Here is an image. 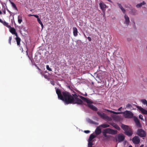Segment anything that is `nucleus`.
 <instances>
[{
  "label": "nucleus",
  "mask_w": 147,
  "mask_h": 147,
  "mask_svg": "<svg viewBox=\"0 0 147 147\" xmlns=\"http://www.w3.org/2000/svg\"><path fill=\"white\" fill-rule=\"evenodd\" d=\"M106 131L107 133L113 135H115L117 134V131L116 130H114L111 129L107 128L106 129Z\"/></svg>",
  "instance_id": "nucleus-7"
},
{
  "label": "nucleus",
  "mask_w": 147,
  "mask_h": 147,
  "mask_svg": "<svg viewBox=\"0 0 147 147\" xmlns=\"http://www.w3.org/2000/svg\"><path fill=\"white\" fill-rule=\"evenodd\" d=\"M130 13L132 15H135L137 14V10L134 8L131 9Z\"/></svg>",
  "instance_id": "nucleus-15"
},
{
  "label": "nucleus",
  "mask_w": 147,
  "mask_h": 147,
  "mask_svg": "<svg viewBox=\"0 0 147 147\" xmlns=\"http://www.w3.org/2000/svg\"><path fill=\"white\" fill-rule=\"evenodd\" d=\"M125 139V136L122 134H119L117 136V138H116V142L118 141L119 142H122Z\"/></svg>",
  "instance_id": "nucleus-6"
},
{
  "label": "nucleus",
  "mask_w": 147,
  "mask_h": 147,
  "mask_svg": "<svg viewBox=\"0 0 147 147\" xmlns=\"http://www.w3.org/2000/svg\"><path fill=\"white\" fill-rule=\"evenodd\" d=\"M8 28H9V31L12 34H13L16 32L15 29L14 28H12L10 26V27Z\"/></svg>",
  "instance_id": "nucleus-17"
},
{
  "label": "nucleus",
  "mask_w": 147,
  "mask_h": 147,
  "mask_svg": "<svg viewBox=\"0 0 147 147\" xmlns=\"http://www.w3.org/2000/svg\"><path fill=\"white\" fill-rule=\"evenodd\" d=\"M15 34V36H16V37H19L18 36V35L17 33L16 32H15L14 34Z\"/></svg>",
  "instance_id": "nucleus-40"
},
{
  "label": "nucleus",
  "mask_w": 147,
  "mask_h": 147,
  "mask_svg": "<svg viewBox=\"0 0 147 147\" xmlns=\"http://www.w3.org/2000/svg\"><path fill=\"white\" fill-rule=\"evenodd\" d=\"M132 142H133L136 144H138L140 141V139L139 137L137 136H135L132 138Z\"/></svg>",
  "instance_id": "nucleus-8"
},
{
  "label": "nucleus",
  "mask_w": 147,
  "mask_h": 147,
  "mask_svg": "<svg viewBox=\"0 0 147 147\" xmlns=\"http://www.w3.org/2000/svg\"><path fill=\"white\" fill-rule=\"evenodd\" d=\"M16 40L17 42V45L20 46V45L21 39L19 37H16Z\"/></svg>",
  "instance_id": "nucleus-21"
},
{
  "label": "nucleus",
  "mask_w": 147,
  "mask_h": 147,
  "mask_svg": "<svg viewBox=\"0 0 147 147\" xmlns=\"http://www.w3.org/2000/svg\"><path fill=\"white\" fill-rule=\"evenodd\" d=\"M6 10L10 13H11V12L7 8V7H6Z\"/></svg>",
  "instance_id": "nucleus-41"
},
{
  "label": "nucleus",
  "mask_w": 147,
  "mask_h": 147,
  "mask_svg": "<svg viewBox=\"0 0 147 147\" xmlns=\"http://www.w3.org/2000/svg\"><path fill=\"white\" fill-rule=\"evenodd\" d=\"M33 15H34L29 14V15H28V16H33Z\"/></svg>",
  "instance_id": "nucleus-48"
},
{
  "label": "nucleus",
  "mask_w": 147,
  "mask_h": 147,
  "mask_svg": "<svg viewBox=\"0 0 147 147\" xmlns=\"http://www.w3.org/2000/svg\"><path fill=\"white\" fill-rule=\"evenodd\" d=\"M111 137V136L110 135H107V136L106 137L107 138H109Z\"/></svg>",
  "instance_id": "nucleus-47"
},
{
  "label": "nucleus",
  "mask_w": 147,
  "mask_h": 147,
  "mask_svg": "<svg viewBox=\"0 0 147 147\" xmlns=\"http://www.w3.org/2000/svg\"><path fill=\"white\" fill-rule=\"evenodd\" d=\"M28 57L30 58V57H29V56L28 55Z\"/></svg>",
  "instance_id": "nucleus-57"
},
{
  "label": "nucleus",
  "mask_w": 147,
  "mask_h": 147,
  "mask_svg": "<svg viewBox=\"0 0 147 147\" xmlns=\"http://www.w3.org/2000/svg\"><path fill=\"white\" fill-rule=\"evenodd\" d=\"M137 134L141 137H145L146 136L145 131L142 129H138L137 131Z\"/></svg>",
  "instance_id": "nucleus-5"
},
{
  "label": "nucleus",
  "mask_w": 147,
  "mask_h": 147,
  "mask_svg": "<svg viewBox=\"0 0 147 147\" xmlns=\"http://www.w3.org/2000/svg\"><path fill=\"white\" fill-rule=\"evenodd\" d=\"M88 147H92V146L93 144V141H90L88 140Z\"/></svg>",
  "instance_id": "nucleus-24"
},
{
  "label": "nucleus",
  "mask_w": 147,
  "mask_h": 147,
  "mask_svg": "<svg viewBox=\"0 0 147 147\" xmlns=\"http://www.w3.org/2000/svg\"><path fill=\"white\" fill-rule=\"evenodd\" d=\"M145 3L143 1L142 2V3H141L139 4H138L136 5V6L137 8H139L143 5H144Z\"/></svg>",
  "instance_id": "nucleus-22"
},
{
  "label": "nucleus",
  "mask_w": 147,
  "mask_h": 147,
  "mask_svg": "<svg viewBox=\"0 0 147 147\" xmlns=\"http://www.w3.org/2000/svg\"><path fill=\"white\" fill-rule=\"evenodd\" d=\"M97 114L100 117L104 119H107L109 120L110 119V118L107 116L105 113H101L98 111L97 112Z\"/></svg>",
  "instance_id": "nucleus-4"
},
{
  "label": "nucleus",
  "mask_w": 147,
  "mask_h": 147,
  "mask_svg": "<svg viewBox=\"0 0 147 147\" xmlns=\"http://www.w3.org/2000/svg\"><path fill=\"white\" fill-rule=\"evenodd\" d=\"M84 36L85 37L87 38L86 36L85 35V34H84Z\"/></svg>",
  "instance_id": "nucleus-54"
},
{
  "label": "nucleus",
  "mask_w": 147,
  "mask_h": 147,
  "mask_svg": "<svg viewBox=\"0 0 147 147\" xmlns=\"http://www.w3.org/2000/svg\"><path fill=\"white\" fill-rule=\"evenodd\" d=\"M107 131H106V129H105V130L103 132V135L105 137H106L107 136Z\"/></svg>",
  "instance_id": "nucleus-27"
},
{
  "label": "nucleus",
  "mask_w": 147,
  "mask_h": 147,
  "mask_svg": "<svg viewBox=\"0 0 147 147\" xmlns=\"http://www.w3.org/2000/svg\"><path fill=\"white\" fill-rule=\"evenodd\" d=\"M126 107L127 108H131V107H132V106L131 104H128L126 105Z\"/></svg>",
  "instance_id": "nucleus-29"
},
{
  "label": "nucleus",
  "mask_w": 147,
  "mask_h": 147,
  "mask_svg": "<svg viewBox=\"0 0 147 147\" xmlns=\"http://www.w3.org/2000/svg\"><path fill=\"white\" fill-rule=\"evenodd\" d=\"M10 0H9V1H10Z\"/></svg>",
  "instance_id": "nucleus-61"
},
{
  "label": "nucleus",
  "mask_w": 147,
  "mask_h": 147,
  "mask_svg": "<svg viewBox=\"0 0 147 147\" xmlns=\"http://www.w3.org/2000/svg\"><path fill=\"white\" fill-rule=\"evenodd\" d=\"M2 14V13L1 12V11L0 10V14Z\"/></svg>",
  "instance_id": "nucleus-52"
},
{
  "label": "nucleus",
  "mask_w": 147,
  "mask_h": 147,
  "mask_svg": "<svg viewBox=\"0 0 147 147\" xmlns=\"http://www.w3.org/2000/svg\"><path fill=\"white\" fill-rule=\"evenodd\" d=\"M122 128L125 131V134L129 136H131L133 132L131 129L128 126L125 125L124 124H122L121 125Z\"/></svg>",
  "instance_id": "nucleus-3"
},
{
  "label": "nucleus",
  "mask_w": 147,
  "mask_h": 147,
  "mask_svg": "<svg viewBox=\"0 0 147 147\" xmlns=\"http://www.w3.org/2000/svg\"><path fill=\"white\" fill-rule=\"evenodd\" d=\"M111 125L117 130H120V128L119 127L118 125L116 123H111Z\"/></svg>",
  "instance_id": "nucleus-16"
},
{
  "label": "nucleus",
  "mask_w": 147,
  "mask_h": 147,
  "mask_svg": "<svg viewBox=\"0 0 147 147\" xmlns=\"http://www.w3.org/2000/svg\"><path fill=\"white\" fill-rule=\"evenodd\" d=\"M122 108V107H121L120 108H119L118 109V111H121V109Z\"/></svg>",
  "instance_id": "nucleus-46"
},
{
  "label": "nucleus",
  "mask_w": 147,
  "mask_h": 147,
  "mask_svg": "<svg viewBox=\"0 0 147 147\" xmlns=\"http://www.w3.org/2000/svg\"><path fill=\"white\" fill-rule=\"evenodd\" d=\"M87 38L89 41H91L92 39L91 37H88Z\"/></svg>",
  "instance_id": "nucleus-37"
},
{
  "label": "nucleus",
  "mask_w": 147,
  "mask_h": 147,
  "mask_svg": "<svg viewBox=\"0 0 147 147\" xmlns=\"http://www.w3.org/2000/svg\"><path fill=\"white\" fill-rule=\"evenodd\" d=\"M101 9L102 10L104 11L105 8L106 7V5L103 2H101L99 3Z\"/></svg>",
  "instance_id": "nucleus-12"
},
{
  "label": "nucleus",
  "mask_w": 147,
  "mask_h": 147,
  "mask_svg": "<svg viewBox=\"0 0 147 147\" xmlns=\"http://www.w3.org/2000/svg\"><path fill=\"white\" fill-rule=\"evenodd\" d=\"M43 76L45 78L48 80L49 78H48V76L47 75L44 74Z\"/></svg>",
  "instance_id": "nucleus-33"
},
{
  "label": "nucleus",
  "mask_w": 147,
  "mask_h": 147,
  "mask_svg": "<svg viewBox=\"0 0 147 147\" xmlns=\"http://www.w3.org/2000/svg\"><path fill=\"white\" fill-rule=\"evenodd\" d=\"M118 5L119 7L121 8L122 7V5H121V4L120 3H118Z\"/></svg>",
  "instance_id": "nucleus-38"
},
{
  "label": "nucleus",
  "mask_w": 147,
  "mask_h": 147,
  "mask_svg": "<svg viewBox=\"0 0 147 147\" xmlns=\"http://www.w3.org/2000/svg\"><path fill=\"white\" fill-rule=\"evenodd\" d=\"M136 108L139 109L143 114L144 115L147 114V111L146 110L141 107L138 106H137Z\"/></svg>",
  "instance_id": "nucleus-10"
},
{
  "label": "nucleus",
  "mask_w": 147,
  "mask_h": 147,
  "mask_svg": "<svg viewBox=\"0 0 147 147\" xmlns=\"http://www.w3.org/2000/svg\"><path fill=\"white\" fill-rule=\"evenodd\" d=\"M40 73L42 75V76H43L44 75L42 71V72H41Z\"/></svg>",
  "instance_id": "nucleus-43"
},
{
  "label": "nucleus",
  "mask_w": 147,
  "mask_h": 147,
  "mask_svg": "<svg viewBox=\"0 0 147 147\" xmlns=\"http://www.w3.org/2000/svg\"><path fill=\"white\" fill-rule=\"evenodd\" d=\"M14 24L15 25L16 24V23L15 22H14Z\"/></svg>",
  "instance_id": "nucleus-56"
},
{
  "label": "nucleus",
  "mask_w": 147,
  "mask_h": 147,
  "mask_svg": "<svg viewBox=\"0 0 147 147\" xmlns=\"http://www.w3.org/2000/svg\"><path fill=\"white\" fill-rule=\"evenodd\" d=\"M139 118L141 119H143V116L141 115H140L139 116Z\"/></svg>",
  "instance_id": "nucleus-34"
},
{
  "label": "nucleus",
  "mask_w": 147,
  "mask_h": 147,
  "mask_svg": "<svg viewBox=\"0 0 147 147\" xmlns=\"http://www.w3.org/2000/svg\"><path fill=\"white\" fill-rule=\"evenodd\" d=\"M46 68L47 69L50 71H52V69L49 67V65H46Z\"/></svg>",
  "instance_id": "nucleus-28"
},
{
  "label": "nucleus",
  "mask_w": 147,
  "mask_h": 147,
  "mask_svg": "<svg viewBox=\"0 0 147 147\" xmlns=\"http://www.w3.org/2000/svg\"><path fill=\"white\" fill-rule=\"evenodd\" d=\"M144 145H141L140 146V147H142Z\"/></svg>",
  "instance_id": "nucleus-51"
},
{
  "label": "nucleus",
  "mask_w": 147,
  "mask_h": 147,
  "mask_svg": "<svg viewBox=\"0 0 147 147\" xmlns=\"http://www.w3.org/2000/svg\"><path fill=\"white\" fill-rule=\"evenodd\" d=\"M56 92L57 94L58 98L64 101L67 104H77L78 105H82L83 101L86 102L88 107L92 110L97 111V108L94 106L92 104L93 102L87 98L77 94L75 92L74 94L72 96L69 92L64 91L61 93L60 89H57Z\"/></svg>",
  "instance_id": "nucleus-1"
},
{
  "label": "nucleus",
  "mask_w": 147,
  "mask_h": 147,
  "mask_svg": "<svg viewBox=\"0 0 147 147\" xmlns=\"http://www.w3.org/2000/svg\"><path fill=\"white\" fill-rule=\"evenodd\" d=\"M85 95L86 96H87V94H85Z\"/></svg>",
  "instance_id": "nucleus-58"
},
{
  "label": "nucleus",
  "mask_w": 147,
  "mask_h": 147,
  "mask_svg": "<svg viewBox=\"0 0 147 147\" xmlns=\"http://www.w3.org/2000/svg\"><path fill=\"white\" fill-rule=\"evenodd\" d=\"M120 9H121L122 11L123 12V13H125V9L123 7H122Z\"/></svg>",
  "instance_id": "nucleus-31"
},
{
  "label": "nucleus",
  "mask_w": 147,
  "mask_h": 147,
  "mask_svg": "<svg viewBox=\"0 0 147 147\" xmlns=\"http://www.w3.org/2000/svg\"><path fill=\"white\" fill-rule=\"evenodd\" d=\"M99 127H100L103 128H105L109 127V125L107 124H103L101 125Z\"/></svg>",
  "instance_id": "nucleus-23"
},
{
  "label": "nucleus",
  "mask_w": 147,
  "mask_h": 147,
  "mask_svg": "<svg viewBox=\"0 0 147 147\" xmlns=\"http://www.w3.org/2000/svg\"><path fill=\"white\" fill-rule=\"evenodd\" d=\"M84 132L88 134L90 132V131L89 130H85Z\"/></svg>",
  "instance_id": "nucleus-36"
},
{
  "label": "nucleus",
  "mask_w": 147,
  "mask_h": 147,
  "mask_svg": "<svg viewBox=\"0 0 147 147\" xmlns=\"http://www.w3.org/2000/svg\"><path fill=\"white\" fill-rule=\"evenodd\" d=\"M129 147H132V146L131 145H130Z\"/></svg>",
  "instance_id": "nucleus-55"
},
{
  "label": "nucleus",
  "mask_w": 147,
  "mask_h": 147,
  "mask_svg": "<svg viewBox=\"0 0 147 147\" xmlns=\"http://www.w3.org/2000/svg\"><path fill=\"white\" fill-rule=\"evenodd\" d=\"M26 53L27 55H28V52L27 51H26Z\"/></svg>",
  "instance_id": "nucleus-53"
},
{
  "label": "nucleus",
  "mask_w": 147,
  "mask_h": 147,
  "mask_svg": "<svg viewBox=\"0 0 147 147\" xmlns=\"http://www.w3.org/2000/svg\"><path fill=\"white\" fill-rule=\"evenodd\" d=\"M96 137V136L93 135V134H91L88 139V140L90 141H93L92 140L95 138Z\"/></svg>",
  "instance_id": "nucleus-19"
},
{
  "label": "nucleus",
  "mask_w": 147,
  "mask_h": 147,
  "mask_svg": "<svg viewBox=\"0 0 147 147\" xmlns=\"http://www.w3.org/2000/svg\"><path fill=\"white\" fill-rule=\"evenodd\" d=\"M37 21L38 23L40 24H41L42 23V22L40 20V19H37Z\"/></svg>",
  "instance_id": "nucleus-32"
},
{
  "label": "nucleus",
  "mask_w": 147,
  "mask_h": 147,
  "mask_svg": "<svg viewBox=\"0 0 147 147\" xmlns=\"http://www.w3.org/2000/svg\"><path fill=\"white\" fill-rule=\"evenodd\" d=\"M12 37L11 36H10L9 39V43L10 45L11 44V41L12 40Z\"/></svg>",
  "instance_id": "nucleus-30"
},
{
  "label": "nucleus",
  "mask_w": 147,
  "mask_h": 147,
  "mask_svg": "<svg viewBox=\"0 0 147 147\" xmlns=\"http://www.w3.org/2000/svg\"><path fill=\"white\" fill-rule=\"evenodd\" d=\"M134 121L136 124V126L138 128H141L142 125L138 119L136 117L134 118Z\"/></svg>",
  "instance_id": "nucleus-9"
},
{
  "label": "nucleus",
  "mask_w": 147,
  "mask_h": 147,
  "mask_svg": "<svg viewBox=\"0 0 147 147\" xmlns=\"http://www.w3.org/2000/svg\"><path fill=\"white\" fill-rule=\"evenodd\" d=\"M3 13H4V14H6L5 9V8L3 10Z\"/></svg>",
  "instance_id": "nucleus-42"
},
{
  "label": "nucleus",
  "mask_w": 147,
  "mask_h": 147,
  "mask_svg": "<svg viewBox=\"0 0 147 147\" xmlns=\"http://www.w3.org/2000/svg\"><path fill=\"white\" fill-rule=\"evenodd\" d=\"M33 16H34L35 18H37V19H39V16L38 15H33Z\"/></svg>",
  "instance_id": "nucleus-35"
},
{
  "label": "nucleus",
  "mask_w": 147,
  "mask_h": 147,
  "mask_svg": "<svg viewBox=\"0 0 147 147\" xmlns=\"http://www.w3.org/2000/svg\"><path fill=\"white\" fill-rule=\"evenodd\" d=\"M141 101L143 104L144 105L146 104L147 105V101L146 100L144 99H142Z\"/></svg>",
  "instance_id": "nucleus-26"
},
{
  "label": "nucleus",
  "mask_w": 147,
  "mask_h": 147,
  "mask_svg": "<svg viewBox=\"0 0 147 147\" xmlns=\"http://www.w3.org/2000/svg\"><path fill=\"white\" fill-rule=\"evenodd\" d=\"M37 67L39 71V72L40 73L42 71V70L40 69L37 66Z\"/></svg>",
  "instance_id": "nucleus-39"
},
{
  "label": "nucleus",
  "mask_w": 147,
  "mask_h": 147,
  "mask_svg": "<svg viewBox=\"0 0 147 147\" xmlns=\"http://www.w3.org/2000/svg\"><path fill=\"white\" fill-rule=\"evenodd\" d=\"M107 111L114 114H119L123 113L125 117L126 118H131L133 116V114L129 111H126L123 112H115L112 111L107 110Z\"/></svg>",
  "instance_id": "nucleus-2"
},
{
  "label": "nucleus",
  "mask_w": 147,
  "mask_h": 147,
  "mask_svg": "<svg viewBox=\"0 0 147 147\" xmlns=\"http://www.w3.org/2000/svg\"><path fill=\"white\" fill-rule=\"evenodd\" d=\"M40 25H41V26L42 29H43V24H42V23L41 24H40Z\"/></svg>",
  "instance_id": "nucleus-45"
},
{
  "label": "nucleus",
  "mask_w": 147,
  "mask_h": 147,
  "mask_svg": "<svg viewBox=\"0 0 147 147\" xmlns=\"http://www.w3.org/2000/svg\"><path fill=\"white\" fill-rule=\"evenodd\" d=\"M73 34L74 36H76L78 35V30L76 28L74 27L73 28Z\"/></svg>",
  "instance_id": "nucleus-18"
},
{
  "label": "nucleus",
  "mask_w": 147,
  "mask_h": 147,
  "mask_svg": "<svg viewBox=\"0 0 147 147\" xmlns=\"http://www.w3.org/2000/svg\"><path fill=\"white\" fill-rule=\"evenodd\" d=\"M109 2H111L112 1L111 0H107Z\"/></svg>",
  "instance_id": "nucleus-50"
},
{
  "label": "nucleus",
  "mask_w": 147,
  "mask_h": 147,
  "mask_svg": "<svg viewBox=\"0 0 147 147\" xmlns=\"http://www.w3.org/2000/svg\"><path fill=\"white\" fill-rule=\"evenodd\" d=\"M51 84H52L53 85H55V84L53 82H52V83L51 82Z\"/></svg>",
  "instance_id": "nucleus-49"
},
{
  "label": "nucleus",
  "mask_w": 147,
  "mask_h": 147,
  "mask_svg": "<svg viewBox=\"0 0 147 147\" xmlns=\"http://www.w3.org/2000/svg\"><path fill=\"white\" fill-rule=\"evenodd\" d=\"M0 22L2 24H3L5 26L7 27V28L10 27V26L9 25H8V23L6 22L5 21H3V20H2L1 19H0Z\"/></svg>",
  "instance_id": "nucleus-14"
},
{
  "label": "nucleus",
  "mask_w": 147,
  "mask_h": 147,
  "mask_svg": "<svg viewBox=\"0 0 147 147\" xmlns=\"http://www.w3.org/2000/svg\"><path fill=\"white\" fill-rule=\"evenodd\" d=\"M124 18L125 20V23H126L127 26L129 24V17L126 14L124 16Z\"/></svg>",
  "instance_id": "nucleus-11"
},
{
  "label": "nucleus",
  "mask_w": 147,
  "mask_h": 147,
  "mask_svg": "<svg viewBox=\"0 0 147 147\" xmlns=\"http://www.w3.org/2000/svg\"><path fill=\"white\" fill-rule=\"evenodd\" d=\"M40 73L42 75V76H43L44 75L42 71V72H41Z\"/></svg>",
  "instance_id": "nucleus-44"
},
{
  "label": "nucleus",
  "mask_w": 147,
  "mask_h": 147,
  "mask_svg": "<svg viewBox=\"0 0 147 147\" xmlns=\"http://www.w3.org/2000/svg\"><path fill=\"white\" fill-rule=\"evenodd\" d=\"M22 22V17L21 15L18 16V22L19 24H20Z\"/></svg>",
  "instance_id": "nucleus-20"
},
{
  "label": "nucleus",
  "mask_w": 147,
  "mask_h": 147,
  "mask_svg": "<svg viewBox=\"0 0 147 147\" xmlns=\"http://www.w3.org/2000/svg\"><path fill=\"white\" fill-rule=\"evenodd\" d=\"M146 49H147V47H146Z\"/></svg>",
  "instance_id": "nucleus-60"
},
{
  "label": "nucleus",
  "mask_w": 147,
  "mask_h": 147,
  "mask_svg": "<svg viewBox=\"0 0 147 147\" xmlns=\"http://www.w3.org/2000/svg\"><path fill=\"white\" fill-rule=\"evenodd\" d=\"M10 3L12 5V7L15 9L17 10V8L15 3L13 2H11V1H10Z\"/></svg>",
  "instance_id": "nucleus-25"
},
{
  "label": "nucleus",
  "mask_w": 147,
  "mask_h": 147,
  "mask_svg": "<svg viewBox=\"0 0 147 147\" xmlns=\"http://www.w3.org/2000/svg\"><path fill=\"white\" fill-rule=\"evenodd\" d=\"M0 2H1L0 1Z\"/></svg>",
  "instance_id": "nucleus-59"
},
{
  "label": "nucleus",
  "mask_w": 147,
  "mask_h": 147,
  "mask_svg": "<svg viewBox=\"0 0 147 147\" xmlns=\"http://www.w3.org/2000/svg\"><path fill=\"white\" fill-rule=\"evenodd\" d=\"M95 132L96 135H98L100 134L101 132V129L99 127H98L96 129Z\"/></svg>",
  "instance_id": "nucleus-13"
}]
</instances>
